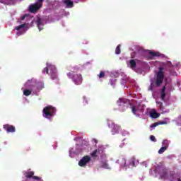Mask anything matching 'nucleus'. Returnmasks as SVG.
Instances as JSON below:
<instances>
[{"mask_svg": "<svg viewBox=\"0 0 181 181\" xmlns=\"http://www.w3.org/2000/svg\"><path fill=\"white\" fill-rule=\"evenodd\" d=\"M165 144H168V140H163V145H165Z\"/></svg>", "mask_w": 181, "mask_h": 181, "instance_id": "nucleus-38", "label": "nucleus"}, {"mask_svg": "<svg viewBox=\"0 0 181 181\" xmlns=\"http://www.w3.org/2000/svg\"><path fill=\"white\" fill-rule=\"evenodd\" d=\"M78 70H80V69L78 66H74V71H74L76 73V71H78Z\"/></svg>", "mask_w": 181, "mask_h": 181, "instance_id": "nucleus-32", "label": "nucleus"}, {"mask_svg": "<svg viewBox=\"0 0 181 181\" xmlns=\"http://www.w3.org/2000/svg\"><path fill=\"white\" fill-rule=\"evenodd\" d=\"M158 104H160V107L162 105V102H159Z\"/></svg>", "mask_w": 181, "mask_h": 181, "instance_id": "nucleus-40", "label": "nucleus"}, {"mask_svg": "<svg viewBox=\"0 0 181 181\" xmlns=\"http://www.w3.org/2000/svg\"><path fill=\"white\" fill-rule=\"evenodd\" d=\"M100 152V149L98 148V149H95V151H93L92 153H91V156L93 158H97V153H98Z\"/></svg>", "mask_w": 181, "mask_h": 181, "instance_id": "nucleus-23", "label": "nucleus"}, {"mask_svg": "<svg viewBox=\"0 0 181 181\" xmlns=\"http://www.w3.org/2000/svg\"><path fill=\"white\" fill-rule=\"evenodd\" d=\"M158 122H156V123H154V124H152L151 125V128H155L156 127H158Z\"/></svg>", "mask_w": 181, "mask_h": 181, "instance_id": "nucleus-34", "label": "nucleus"}, {"mask_svg": "<svg viewBox=\"0 0 181 181\" xmlns=\"http://www.w3.org/2000/svg\"><path fill=\"white\" fill-rule=\"evenodd\" d=\"M69 78H71L74 84L80 86L83 83V76L80 74H76L74 71H71L67 74Z\"/></svg>", "mask_w": 181, "mask_h": 181, "instance_id": "nucleus-3", "label": "nucleus"}, {"mask_svg": "<svg viewBox=\"0 0 181 181\" xmlns=\"http://www.w3.org/2000/svg\"><path fill=\"white\" fill-rule=\"evenodd\" d=\"M116 54H121V46L118 45L115 49Z\"/></svg>", "mask_w": 181, "mask_h": 181, "instance_id": "nucleus-27", "label": "nucleus"}, {"mask_svg": "<svg viewBox=\"0 0 181 181\" xmlns=\"http://www.w3.org/2000/svg\"><path fill=\"white\" fill-rule=\"evenodd\" d=\"M33 179L34 180L43 181V180H42V177H38V176H33Z\"/></svg>", "mask_w": 181, "mask_h": 181, "instance_id": "nucleus-29", "label": "nucleus"}, {"mask_svg": "<svg viewBox=\"0 0 181 181\" xmlns=\"http://www.w3.org/2000/svg\"><path fill=\"white\" fill-rule=\"evenodd\" d=\"M93 141L95 142V144H98V140L96 139H93Z\"/></svg>", "mask_w": 181, "mask_h": 181, "instance_id": "nucleus-37", "label": "nucleus"}, {"mask_svg": "<svg viewBox=\"0 0 181 181\" xmlns=\"http://www.w3.org/2000/svg\"><path fill=\"white\" fill-rule=\"evenodd\" d=\"M42 73H46L47 74H49V76H51L52 80H56V78H57V69H56V66L53 65H48L47 67H45L42 70Z\"/></svg>", "mask_w": 181, "mask_h": 181, "instance_id": "nucleus-4", "label": "nucleus"}, {"mask_svg": "<svg viewBox=\"0 0 181 181\" xmlns=\"http://www.w3.org/2000/svg\"><path fill=\"white\" fill-rule=\"evenodd\" d=\"M154 171L155 173H158V175H160V179H169L170 181L176 180V173H175V172H171L168 177V173H169V171L168 168H166L165 165L162 163H160L158 165H156Z\"/></svg>", "mask_w": 181, "mask_h": 181, "instance_id": "nucleus-1", "label": "nucleus"}, {"mask_svg": "<svg viewBox=\"0 0 181 181\" xmlns=\"http://www.w3.org/2000/svg\"><path fill=\"white\" fill-rule=\"evenodd\" d=\"M160 115H159V113L156 112H150V117L151 118H159V116Z\"/></svg>", "mask_w": 181, "mask_h": 181, "instance_id": "nucleus-17", "label": "nucleus"}, {"mask_svg": "<svg viewBox=\"0 0 181 181\" xmlns=\"http://www.w3.org/2000/svg\"><path fill=\"white\" fill-rule=\"evenodd\" d=\"M129 166H132V168L135 167V157H132L129 160Z\"/></svg>", "mask_w": 181, "mask_h": 181, "instance_id": "nucleus-20", "label": "nucleus"}, {"mask_svg": "<svg viewBox=\"0 0 181 181\" xmlns=\"http://www.w3.org/2000/svg\"><path fill=\"white\" fill-rule=\"evenodd\" d=\"M26 16H28V14H25L24 16H23L21 17V21H25V19H26Z\"/></svg>", "mask_w": 181, "mask_h": 181, "instance_id": "nucleus-36", "label": "nucleus"}, {"mask_svg": "<svg viewBox=\"0 0 181 181\" xmlns=\"http://www.w3.org/2000/svg\"><path fill=\"white\" fill-rule=\"evenodd\" d=\"M110 128H111L112 135H115V134H119L121 131V127L115 123H112L109 124Z\"/></svg>", "mask_w": 181, "mask_h": 181, "instance_id": "nucleus-8", "label": "nucleus"}, {"mask_svg": "<svg viewBox=\"0 0 181 181\" xmlns=\"http://www.w3.org/2000/svg\"><path fill=\"white\" fill-rule=\"evenodd\" d=\"M117 103L120 107H126L128 108V106L129 105V100L125 98H119Z\"/></svg>", "mask_w": 181, "mask_h": 181, "instance_id": "nucleus-9", "label": "nucleus"}, {"mask_svg": "<svg viewBox=\"0 0 181 181\" xmlns=\"http://www.w3.org/2000/svg\"><path fill=\"white\" fill-rule=\"evenodd\" d=\"M177 181H181V179H180V178H178V179H177Z\"/></svg>", "mask_w": 181, "mask_h": 181, "instance_id": "nucleus-41", "label": "nucleus"}, {"mask_svg": "<svg viewBox=\"0 0 181 181\" xmlns=\"http://www.w3.org/2000/svg\"><path fill=\"white\" fill-rule=\"evenodd\" d=\"M42 4L37 2L30 6L29 11L31 12V13H36V11H39V9L42 8Z\"/></svg>", "mask_w": 181, "mask_h": 181, "instance_id": "nucleus-7", "label": "nucleus"}, {"mask_svg": "<svg viewBox=\"0 0 181 181\" xmlns=\"http://www.w3.org/2000/svg\"><path fill=\"white\" fill-rule=\"evenodd\" d=\"M100 168H103V169H111L110 164H108L107 161H103L102 164L100 165Z\"/></svg>", "mask_w": 181, "mask_h": 181, "instance_id": "nucleus-15", "label": "nucleus"}, {"mask_svg": "<svg viewBox=\"0 0 181 181\" xmlns=\"http://www.w3.org/2000/svg\"><path fill=\"white\" fill-rule=\"evenodd\" d=\"M148 90H150L151 91H152L153 90V83H151V86L148 88Z\"/></svg>", "mask_w": 181, "mask_h": 181, "instance_id": "nucleus-33", "label": "nucleus"}, {"mask_svg": "<svg viewBox=\"0 0 181 181\" xmlns=\"http://www.w3.org/2000/svg\"><path fill=\"white\" fill-rule=\"evenodd\" d=\"M24 175H25V177L27 179H30L31 177L33 178V175H35V172H33V171H27L24 173Z\"/></svg>", "mask_w": 181, "mask_h": 181, "instance_id": "nucleus-14", "label": "nucleus"}, {"mask_svg": "<svg viewBox=\"0 0 181 181\" xmlns=\"http://www.w3.org/2000/svg\"><path fill=\"white\" fill-rule=\"evenodd\" d=\"M4 129L6 131L7 134H9L11 132L13 133L15 132V131H16V129H15V126L8 124L4 125Z\"/></svg>", "mask_w": 181, "mask_h": 181, "instance_id": "nucleus-10", "label": "nucleus"}, {"mask_svg": "<svg viewBox=\"0 0 181 181\" xmlns=\"http://www.w3.org/2000/svg\"><path fill=\"white\" fill-rule=\"evenodd\" d=\"M149 54L151 55L152 57H159V56H160V53L152 51L149 52Z\"/></svg>", "mask_w": 181, "mask_h": 181, "instance_id": "nucleus-18", "label": "nucleus"}, {"mask_svg": "<svg viewBox=\"0 0 181 181\" xmlns=\"http://www.w3.org/2000/svg\"><path fill=\"white\" fill-rule=\"evenodd\" d=\"M121 160V166L125 167L127 166V160H125V158H120Z\"/></svg>", "mask_w": 181, "mask_h": 181, "instance_id": "nucleus-26", "label": "nucleus"}, {"mask_svg": "<svg viewBox=\"0 0 181 181\" xmlns=\"http://www.w3.org/2000/svg\"><path fill=\"white\" fill-rule=\"evenodd\" d=\"M158 125H166V124H168V122L166 121H161V122H157Z\"/></svg>", "mask_w": 181, "mask_h": 181, "instance_id": "nucleus-30", "label": "nucleus"}, {"mask_svg": "<svg viewBox=\"0 0 181 181\" xmlns=\"http://www.w3.org/2000/svg\"><path fill=\"white\" fill-rule=\"evenodd\" d=\"M64 4H65L67 8H73L74 6V3L70 0H64Z\"/></svg>", "mask_w": 181, "mask_h": 181, "instance_id": "nucleus-13", "label": "nucleus"}, {"mask_svg": "<svg viewBox=\"0 0 181 181\" xmlns=\"http://www.w3.org/2000/svg\"><path fill=\"white\" fill-rule=\"evenodd\" d=\"M166 149H168V146H165L163 147H161L160 148V150L158 151V153L160 155H161V153H163V152H165V151H166Z\"/></svg>", "mask_w": 181, "mask_h": 181, "instance_id": "nucleus-24", "label": "nucleus"}, {"mask_svg": "<svg viewBox=\"0 0 181 181\" xmlns=\"http://www.w3.org/2000/svg\"><path fill=\"white\" fill-rule=\"evenodd\" d=\"M136 111H138V107L135 105L132 106V112L134 115H136Z\"/></svg>", "mask_w": 181, "mask_h": 181, "instance_id": "nucleus-22", "label": "nucleus"}, {"mask_svg": "<svg viewBox=\"0 0 181 181\" xmlns=\"http://www.w3.org/2000/svg\"><path fill=\"white\" fill-rule=\"evenodd\" d=\"M45 0H38V4H42Z\"/></svg>", "mask_w": 181, "mask_h": 181, "instance_id": "nucleus-39", "label": "nucleus"}, {"mask_svg": "<svg viewBox=\"0 0 181 181\" xmlns=\"http://www.w3.org/2000/svg\"><path fill=\"white\" fill-rule=\"evenodd\" d=\"M150 139H151V141H152L153 142H156V138H155V136H153V135H151V136H150Z\"/></svg>", "mask_w": 181, "mask_h": 181, "instance_id": "nucleus-31", "label": "nucleus"}, {"mask_svg": "<svg viewBox=\"0 0 181 181\" xmlns=\"http://www.w3.org/2000/svg\"><path fill=\"white\" fill-rule=\"evenodd\" d=\"M36 24H37V26L39 29V30H42V28H40V26L43 25V21L40 18V17H38L37 18V21H36Z\"/></svg>", "mask_w": 181, "mask_h": 181, "instance_id": "nucleus-12", "label": "nucleus"}, {"mask_svg": "<svg viewBox=\"0 0 181 181\" xmlns=\"http://www.w3.org/2000/svg\"><path fill=\"white\" fill-rule=\"evenodd\" d=\"M26 26V24L24 23V24H21L17 27L15 28L16 30H21V29H23V28H25Z\"/></svg>", "mask_w": 181, "mask_h": 181, "instance_id": "nucleus-25", "label": "nucleus"}, {"mask_svg": "<svg viewBox=\"0 0 181 181\" xmlns=\"http://www.w3.org/2000/svg\"><path fill=\"white\" fill-rule=\"evenodd\" d=\"M37 88L38 90H42V88H45V85H43V83L42 82H38L37 83Z\"/></svg>", "mask_w": 181, "mask_h": 181, "instance_id": "nucleus-21", "label": "nucleus"}, {"mask_svg": "<svg viewBox=\"0 0 181 181\" xmlns=\"http://www.w3.org/2000/svg\"><path fill=\"white\" fill-rule=\"evenodd\" d=\"M166 97V86H164L160 92V98L162 101H165V98Z\"/></svg>", "mask_w": 181, "mask_h": 181, "instance_id": "nucleus-11", "label": "nucleus"}, {"mask_svg": "<svg viewBox=\"0 0 181 181\" xmlns=\"http://www.w3.org/2000/svg\"><path fill=\"white\" fill-rule=\"evenodd\" d=\"M165 69L163 66H160L158 69V71L156 73L155 84L156 87H160V85L163 83V79L165 78V73L163 72Z\"/></svg>", "mask_w": 181, "mask_h": 181, "instance_id": "nucleus-5", "label": "nucleus"}, {"mask_svg": "<svg viewBox=\"0 0 181 181\" xmlns=\"http://www.w3.org/2000/svg\"><path fill=\"white\" fill-rule=\"evenodd\" d=\"M98 77H99V78H104L105 77V72L100 71V73L98 75Z\"/></svg>", "mask_w": 181, "mask_h": 181, "instance_id": "nucleus-28", "label": "nucleus"}, {"mask_svg": "<svg viewBox=\"0 0 181 181\" xmlns=\"http://www.w3.org/2000/svg\"><path fill=\"white\" fill-rule=\"evenodd\" d=\"M32 94V90L25 89L23 90V95H25V97H29Z\"/></svg>", "mask_w": 181, "mask_h": 181, "instance_id": "nucleus-19", "label": "nucleus"}, {"mask_svg": "<svg viewBox=\"0 0 181 181\" xmlns=\"http://www.w3.org/2000/svg\"><path fill=\"white\" fill-rule=\"evenodd\" d=\"M114 83H115V80L110 79V86H114Z\"/></svg>", "mask_w": 181, "mask_h": 181, "instance_id": "nucleus-35", "label": "nucleus"}, {"mask_svg": "<svg viewBox=\"0 0 181 181\" xmlns=\"http://www.w3.org/2000/svg\"><path fill=\"white\" fill-rule=\"evenodd\" d=\"M56 107L52 105L47 106L42 110V117L47 119H52L56 115Z\"/></svg>", "mask_w": 181, "mask_h": 181, "instance_id": "nucleus-2", "label": "nucleus"}, {"mask_svg": "<svg viewBox=\"0 0 181 181\" xmlns=\"http://www.w3.org/2000/svg\"><path fill=\"white\" fill-rule=\"evenodd\" d=\"M91 161V157L90 156H83L78 162V166L81 168H86L87 166V163Z\"/></svg>", "mask_w": 181, "mask_h": 181, "instance_id": "nucleus-6", "label": "nucleus"}, {"mask_svg": "<svg viewBox=\"0 0 181 181\" xmlns=\"http://www.w3.org/2000/svg\"><path fill=\"white\" fill-rule=\"evenodd\" d=\"M129 67L130 69H135L136 67V62L134 59L129 61Z\"/></svg>", "mask_w": 181, "mask_h": 181, "instance_id": "nucleus-16", "label": "nucleus"}]
</instances>
